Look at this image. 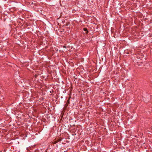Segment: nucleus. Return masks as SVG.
<instances>
[{"instance_id":"f257e3e1","label":"nucleus","mask_w":152,"mask_h":152,"mask_svg":"<svg viewBox=\"0 0 152 152\" xmlns=\"http://www.w3.org/2000/svg\"><path fill=\"white\" fill-rule=\"evenodd\" d=\"M69 103V99H68L67 101V102L66 104V105L67 106L68 104Z\"/></svg>"},{"instance_id":"f03ea898","label":"nucleus","mask_w":152,"mask_h":152,"mask_svg":"<svg viewBox=\"0 0 152 152\" xmlns=\"http://www.w3.org/2000/svg\"><path fill=\"white\" fill-rule=\"evenodd\" d=\"M83 29H84V30L85 31H86V33H87L88 32V30H87V28H84Z\"/></svg>"},{"instance_id":"7ed1b4c3","label":"nucleus","mask_w":152,"mask_h":152,"mask_svg":"<svg viewBox=\"0 0 152 152\" xmlns=\"http://www.w3.org/2000/svg\"><path fill=\"white\" fill-rule=\"evenodd\" d=\"M58 142V141L55 140V141H53V144H55L56 143H57Z\"/></svg>"},{"instance_id":"20e7f679","label":"nucleus","mask_w":152,"mask_h":152,"mask_svg":"<svg viewBox=\"0 0 152 152\" xmlns=\"http://www.w3.org/2000/svg\"><path fill=\"white\" fill-rule=\"evenodd\" d=\"M63 48H66V46H63Z\"/></svg>"}]
</instances>
